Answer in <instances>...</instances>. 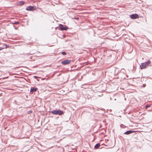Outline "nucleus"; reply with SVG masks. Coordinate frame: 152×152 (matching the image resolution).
I'll return each mask as SVG.
<instances>
[{"label":"nucleus","mask_w":152,"mask_h":152,"mask_svg":"<svg viewBox=\"0 0 152 152\" xmlns=\"http://www.w3.org/2000/svg\"><path fill=\"white\" fill-rule=\"evenodd\" d=\"M51 113L53 114L58 115H61L63 114L64 113L63 111L59 110H54L51 111Z\"/></svg>","instance_id":"f257e3e1"},{"label":"nucleus","mask_w":152,"mask_h":152,"mask_svg":"<svg viewBox=\"0 0 152 152\" xmlns=\"http://www.w3.org/2000/svg\"><path fill=\"white\" fill-rule=\"evenodd\" d=\"M71 60H66L64 61H62L61 62V63L64 65L68 64H70L71 62Z\"/></svg>","instance_id":"f03ea898"},{"label":"nucleus","mask_w":152,"mask_h":152,"mask_svg":"<svg viewBox=\"0 0 152 152\" xmlns=\"http://www.w3.org/2000/svg\"><path fill=\"white\" fill-rule=\"evenodd\" d=\"M60 28L61 30H67L68 28L66 26H64L63 25L60 24L59 25Z\"/></svg>","instance_id":"7ed1b4c3"},{"label":"nucleus","mask_w":152,"mask_h":152,"mask_svg":"<svg viewBox=\"0 0 152 152\" xmlns=\"http://www.w3.org/2000/svg\"><path fill=\"white\" fill-rule=\"evenodd\" d=\"M34 9V7L32 6H29L27 7L26 10L28 11H32Z\"/></svg>","instance_id":"20e7f679"},{"label":"nucleus","mask_w":152,"mask_h":152,"mask_svg":"<svg viewBox=\"0 0 152 152\" xmlns=\"http://www.w3.org/2000/svg\"><path fill=\"white\" fill-rule=\"evenodd\" d=\"M138 15L137 14H134L131 15L130 18L132 19H135L138 18Z\"/></svg>","instance_id":"39448f33"},{"label":"nucleus","mask_w":152,"mask_h":152,"mask_svg":"<svg viewBox=\"0 0 152 152\" xmlns=\"http://www.w3.org/2000/svg\"><path fill=\"white\" fill-rule=\"evenodd\" d=\"M146 65L145 63H142L140 66V68L141 69H143L145 68L146 67Z\"/></svg>","instance_id":"423d86ee"},{"label":"nucleus","mask_w":152,"mask_h":152,"mask_svg":"<svg viewBox=\"0 0 152 152\" xmlns=\"http://www.w3.org/2000/svg\"><path fill=\"white\" fill-rule=\"evenodd\" d=\"M135 131L132 130H129L126 131L124 133V134H130L132 133L133 132H134Z\"/></svg>","instance_id":"0eeeda50"},{"label":"nucleus","mask_w":152,"mask_h":152,"mask_svg":"<svg viewBox=\"0 0 152 152\" xmlns=\"http://www.w3.org/2000/svg\"><path fill=\"white\" fill-rule=\"evenodd\" d=\"M121 78L122 79H124L126 78V75L124 73H121Z\"/></svg>","instance_id":"6e6552de"},{"label":"nucleus","mask_w":152,"mask_h":152,"mask_svg":"<svg viewBox=\"0 0 152 152\" xmlns=\"http://www.w3.org/2000/svg\"><path fill=\"white\" fill-rule=\"evenodd\" d=\"M37 90V88H35V87H33L32 88H31L30 90L31 92H33L34 91H36Z\"/></svg>","instance_id":"1a4fd4ad"},{"label":"nucleus","mask_w":152,"mask_h":152,"mask_svg":"<svg viewBox=\"0 0 152 152\" xmlns=\"http://www.w3.org/2000/svg\"><path fill=\"white\" fill-rule=\"evenodd\" d=\"M100 146V144L99 143L96 144L94 146V148L97 149Z\"/></svg>","instance_id":"9d476101"},{"label":"nucleus","mask_w":152,"mask_h":152,"mask_svg":"<svg viewBox=\"0 0 152 152\" xmlns=\"http://www.w3.org/2000/svg\"><path fill=\"white\" fill-rule=\"evenodd\" d=\"M151 63V61L150 60H148V61L146 62L145 64H146V65H148V64H150Z\"/></svg>","instance_id":"9b49d317"},{"label":"nucleus","mask_w":152,"mask_h":152,"mask_svg":"<svg viewBox=\"0 0 152 152\" xmlns=\"http://www.w3.org/2000/svg\"><path fill=\"white\" fill-rule=\"evenodd\" d=\"M25 3V2L23 1H20V4H21V5H23Z\"/></svg>","instance_id":"f8f14e48"},{"label":"nucleus","mask_w":152,"mask_h":152,"mask_svg":"<svg viewBox=\"0 0 152 152\" xmlns=\"http://www.w3.org/2000/svg\"><path fill=\"white\" fill-rule=\"evenodd\" d=\"M19 23V22H15L13 23V24H18Z\"/></svg>","instance_id":"ddd939ff"},{"label":"nucleus","mask_w":152,"mask_h":152,"mask_svg":"<svg viewBox=\"0 0 152 152\" xmlns=\"http://www.w3.org/2000/svg\"><path fill=\"white\" fill-rule=\"evenodd\" d=\"M32 113V111L31 110H29L27 112V114H29Z\"/></svg>","instance_id":"4468645a"},{"label":"nucleus","mask_w":152,"mask_h":152,"mask_svg":"<svg viewBox=\"0 0 152 152\" xmlns=\"http://www.w3.org/2000/svg\"><path fill=\"white\" fill-rule=\"evenodd\" d=\"M62 55H65L66 54V53L65 52H62L61 53Z\"/></svg>","instance_id":"2eb2a0df"},{"label":"nucleus","mask_w":152,"mask_h":152,"mask_svg":"<svg viewBox=\"0 0 152 152\" xmlns=\"http://www.w3.org/2000/svg\"><path fill=\"white\" fill-rule=\"evenodd\" d=\"M4 45L5 46V48H9V45H7L6 44H5Z\"/></svg>","instance_id":"dca6fc26"},{"label":"nucleus","mask_w":152,"mask_h":152,"mask_svg":"<svg viewBox=\"0 0 152 152\" xmlns=\"http://www.w3.org/2000/svg\"><path fill=\"white\" fill-rule=\"evenodd\" d=\"M72 18L75 20H78L79 19V18L78 17H74V18Z\"/></svg>","instance_id":"f3484780"},{"label":"nucleus","mask_w":152,"mask_h":152,"mask_svg":"<svg viewBox=\"0 0 152 152\" xmlns=\"http://www.w3.org/2000/svg\"><path fill=\"white\" fill-rule=\"evenodd\" d=\"M150 107V105L149 104H147L145 106V108H147L148 107Z\"/></svg>","instance_id":"a211bd4d"},{"label":"nucleus","mask_w":152,"mask_h":152,"mask_svg":"<svg viewBox=\"0 0 152 152\" xmlns=\"http://www.w3.org/2000/svg\"><path fill=\"white\" fill-rule=\"evenodd\" d=\"M4 48H2V47H0V50L3 49Z\"/></svg>","instance_id":"6ab92c4d"},{"label":"nucleus","mask_w":152,"mask_h":152,"mask_svg":"<svg viewBox=\"0 0 152 152\" xmlns=\"http://www.w3.org/2000/svg\"><path fill=\"white\" fill-rule=\"evenodd\" d=\"M34 77L36 79V78H37V77L36 76H34Z\"/></svg>","instance_id":"aec40b11"}]
</instances>
